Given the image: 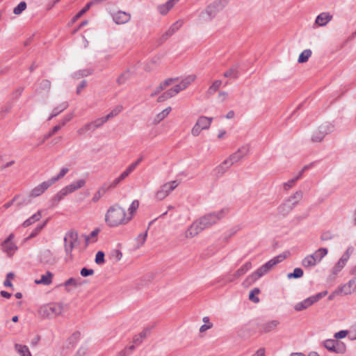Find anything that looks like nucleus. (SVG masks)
Listing matches in <instances>:
<instances>
[{
	"label": "nucleus",
	"instance_id": "f03ea898",
	"mask_svg": "<svg viewBox=\"0 0 356 356\" xmlns=\"http://www.w3.org/2000/svg\"><path fill=\"white\" fill-rule=\"evenodd\" d=\"M106 224L111 227H118L129 222L125 210L119 204L111 206L105 214Z\"/></svg>",
	"mask_w": 356,
	"mask_h": 356
},
{
	"label": "nucleus",
	"instance_id": "680f3d73",
	"mask_svg": "<svg viewBox=\"0 0 356 356\" xmlns=\"http://www.w3.org/2000/svg\"><path fill=\"white\" fill-rule=\"evenodd\" d=\"M73 118V114L70 113L66 115L59 122L58 126H60V129L64 127L68 122H70Z\"/></svg>",
	"mask_w": 356,
	"mask_h": 356
},
{
	"label": "nucleus",
	"instance_id": "338daca9",
	"mask_svg": "<svg viewBox=\"0 0 356 356\" xmlns=\"http://www.w3.org/2000/svg\"><path fill=\"white\" fill-rule=\"evenodd\" d=\"M348 334L347 330H341L338 332H336L334 335V338L337 339H343L345 338Z\"/></svg>",
	"mask_w": 356,
	"mask_h": 356
},
{
	"label": "nucleus",
	"instance_id": "2eb2a0df",
	"mask_svg": "<svg viewBox=\"0 0 356 356\" xmlns=\"http://www.w3.org/2000/svg\"><path fill=\"white\" fill-rule=\"evenodd\" d=\"M224 7L225 1L223 0H216L208 5L204 10L213 19Z\"/></svg>",
	"mask_w": 356,
	"mask_h": 356
},
{
	"label": "nucleus",
	"instance_id": "bb28decb",
	"mask_svg": "<svg viewBox=\"0 0 356 356\" xmlns=\"http://www.w3.org/2000/svg\"><path fill=\"white\" fill-rule=\"evenodd\" d=\"M134 170V166L129 165L128 168L123 172H122L118 177H117L113 181L111 182L113 184V186H114L115 188L117 187L118 185L120 184V183L122 181H123L126 177H127Z\"/></svg>",
	"mask_w": 356,
	"mask_h": 356
},
{
	"label": "nucleus",
	"instance_id": "b1692460",
	"mask_svg": "<svg viewBox=\"0 0 356 356\" xmlns=\"http://www.w3.org/2000/svg\"><path fill=\"white\" fill-rule=\"evenodd\" d=\"M316 302L315 299L314 298L313 296L305 299L304 300L298 302L294 306V309L297 312H300L304 309H307L310 306H312L313 304Z\"/></svg>",
	"mask_w": 356,
	"mask_h": 356
},
{
	"label": "nucleus",
	"instance_id": "864d4df0",
	"mask_svg": "<svg viewBox=\"0 0 356 356\" xmlns=\"http://www.w3.org/2000/svg\"><path fill=\"white\" fill-rule=\"evenodd\" d=\"M107 121H108V119L106 118V116H104V117L97 118V119L95 120L94 121H92V123L93 124L95 129H97L101 127Z\"/></svg>",
	"mask_w": 356,
	"mask_h": 356
},
{
	"label": "nucleus",
	"instance_id": "09e8293b",
	"mask_svg": "<svg viewBox=\"0 0 356 356\" xmlns=\"http://www.w3.org/2000/svg\"><path fill=\"white\" fill-rule=\"evenodd\" d=\"M147 236V230H146L144 233L140 234L137 236V238H136V241L137 242V248H139L142 245H143V244L145 243V242L146 241Z\"/></svg>",
	"mask_w": 356,
	"mask_h": 356
},
{
	"label": "nucleus",
	"instance_id": "4c0bfd02",
	"mask_svg": "<svg viewBox=\"0 0 356 356\" xmlns=\"http://www.w3.org/2000/svg\"><path fill=\"white\" fill-rule=\"evenodd\" d=\"M222 81L221 80H216L212 84L209 86L207 91V95L210 97L213 95L215 92H216L220 87L221 86Z\"/></svg>",
	"mask_w": 356,
	"mask_h": 356
},
{
	"label": "nucleus",
	"instance_id": "7c9ffc66",
	"mask_svg": "<svg viewBox=\"0 0 356 356\" xmlns=\"http://www.w3.org/2000/svg\"><path fill=\"white\" fill-rule=\"evenodd\" d=\"M150 330L151 328L149 327L144 328L141 332L134 337V343L136 345H140L143 342V339L150 333Z\"/></svg>",
	"mask_w": 356,
	"mask_h": 356
},
{
	"label": "nucleus",
	"instance_id": "f8f14e48",
	"mask_svg": "<svg viewBox=\"0 0 356 356\" xmlns=\"http://www.w3.org/2000/svg\"><path fill=\"white\" fill-rule=\"evenodd\" d=\"M14 238V234L11 233L8 238L1 243L2 251L8 257H12L18 249L16 244L13 242Z\"/></svg>",
	"mask_w": 356,
	"mask_h": 356
},
{
	"label": "nucleus",
	"instance_id": "0e129e2a",
	"mask_svg": "<svg viewBox=\"0 0 356 356\" xmlns=\"http://www.w3.org/2000/svg\"><path fill=\"white\" fill-rule=\"evenodd\" d=\"M87 352L88 348L85 346H81L76 351L75 356H85Z\"/></svg>",
	"mask_w": 356,
	"mask_h": 356
},
{
	"label": "nucleus",
	"instance_id": "f257e3e1",
	"mask_svg": "<svg viewBox=\"0 0 356 356\" xmlns=\"http://www.w3.org/2000/svg\"><path fill=\"white\" fill-rule=\"evenodd\" d=\"M250 152V147L248 145H243L239 147L235 152L231 154L227 159L218 165L214 170L213 172L218 176L223 175L227 170L235 163L239 162L245 156H246Z\"/></svg>",
	"mask_w": 356,
	"mask_h": 356
},
{
	"label": "nucleus",
	"instance_id": "9b49d317",
	"mask_svg": "<svg viewBox=\"0 0 356 356\" xmlns=\"http://www.w3.org/2000/svg\"><path fill=\"white\" fill-rule=\"evenodd\" d=\"M224 210H220L216 212L208 213L200 218V223L203 225L205 229L211 227L216 223L220 219L224 216Z\"/></svg>",
	"mask_w": 356,
	"mask_h": 356
},
{
	"label": "nucleus",
	"instance_id": "ea45409f",
	"mask_svg": "<svg viewBox=\"0 0 356 356\" xmlns=\"http://www.w3.org/2000/svg\"><path fill=\"white\" fill-rule=\"evenodd\" d=\"M212 19L204 9L200 13L197 19V23L200 24L209 22Z\"/></svg>",
	"mask_w": 356,
	"mask_h": 356
},
{
	"label": "nucleus",
	"instance_id": "72a5a7b5",
	"mask_svg": "<svg viewBox=\"0 0 356 356\" xmlns=\"http://www.w3.org/2000/svg\"><path fill=\"white\" fill-rule=\"evenodd\" d=\"M15 350L19 356H31V353L26 345L15 343Z\"/></svg>",
	"mask_w": 356,
	"mask_h": 356
},
{
	"label": "nucleus",
	"instance_id": "0eeeda50",
	"mask_svg": "<svg viewBox=\"0 0 356 356\" xmlns=\"http://www.w3.org/2000/svg\"><path fill=\"white\" fill-rule=\"evenodd\" d=\"M63 307L60 303H49L39 309L40 314L44 318H54L61 314Z\"/></svg>",
	"mask_w": 356,
	"mask_h": 356
},
{
	"label": "nucleus",
	"instance_id": "20e7f679",
	"mask_svg": "<svg viewBox=\"0 0 356 356\" xmlns=\"http://www.w3.org/2000/svg\"><path fill=\"white\" fill-rule=\"evenodd\" d=\"M196 79L195 75H189L182 79L179 83L176 84L172 88L168 89L161 94L157 99L158 102H164L172 97H175L181 91L185 90L190 86Z\"/></svg>",
	"mask_w": 356,
	"mask_h": 356
},
{
	"label": "nucleus",
	"instance_id": "c85d7f7f",
	"mask_svg": "<svg viewBox=\"0 0 356 356\" xmlns=\"http://www.w3.org/2000/svg\"><path fill=\"white\" fill-rule=\"evenodd\" d=\"M86 184V181L84 179H79L76 181L72 182L70 184L65 186V189L68 192V193H73L74 191L83 187Z\"/></svg>",
	"mask_w": 356,
	"mask_h": 356
},
{
	"label": "nucleus",
	"instance_id": "e433bc0d",
	"mask_svg": "<svg viewBox=\"0 0 356 356\" xmlns=\"http://www.w3.org/2000/svg\"><path fill=\"white\" fill-rule=\"evenodd\" d=\"M42 217L41 211H38L37 213L32 215L30 218L26 219L22 224L23 227H26L33 224L34 222L40 220Z\"/></svg>",
	"mask_w": 356,
	"mask_h": 356
},
{
	"label": "nucleus",
	"instance_id": "4d7b16f0",
	"mask_svg": "<svg viewBox=\"0 0 356 356\" xmlns=\"http://www.w3.org/2000/svg\"><path fill=\"white\" fill-rule=\"evenodd\" d=\"M80 337H81V332H78V331L75 332L69 337V339H68L69 343L74 345L80 339Z\"/></svg>",
	"mask_w": 356,
	"mask_h": 356
},
{
	"label": "nucleus",
	"instance_id": "6e6d98bb",
	"mask_svg": "<svg viewBox=\"0 0 356 356\" xmlns=\"http://www.w3.org/2000/svg\"><path fill=\"white\" fill-rule=\"evenodd\" d=\"M303 275V270L300 268H296L293 272L288 275L289 278H300Z\"/></svg>",
	"mask_w": 356,
	"mask_h": 356
},
{
	"label": "nucleus",
	"instance_id": "69168bd1",
	"mask_svg": "<svg viewBox=\"0 0 356 356\" xmlns=\"http://www.w3.org/2000/svg\"><path fill=\"white\" fill-rule=\"evenodd\" d=\"M94 273V270L92 269H89L86 268H83L81 270L80 274L83 277H87L89 275H92Z\"/></svg>",
	"mask_w": 356,
	"mask_h": 356
},
{
	"label": "nucleus",
	"instance_id": "e2e57ef3",
	"mask_svg": "<svg viewBox=\"0 0 356 356\" xmlns=\"http://www.w3.org/2000/svg\"><path fill=\"white\" fill-rule=\"evenodd\" d=\"M95 262L97 264H102L104 263V253L103 252H97L95 256Z\"/></svg>",
	"mask_w": 356,
	"mask_h": 356
},
{
	"label": "nucleus",
	"instance_id": "37998d69",
	"mask_svg": "<svg viewBox=\"0 0 356 356\" xmlns=\"http://www.w3.org/2000/svg\"><path fill=\"white\" fill-rule=\"evenodd\" d=\"M312 56V51L309 49H305L302 53L300 54L298 62L300 63H305L308 60L309 57Z\"/></svg>",
	"mask_w": 356,
	"mask_h": 356
},
{
	"label": "nucleus",
	"instance_id": "7ed1b4c3",
	"mask_svg": "<svg viewBox=\"0 0 356 356\" xmlns=\"http://www.w3.org/2000/svg\"><path fill=\"white\" fill-rule=\"evenodd\" d=\"M286 257V256L285 254H281L270 259L259 267L256 271L250 275L247 278V281L251 282L257 281L258 279L270 272L274 266L284 260Z\"/></svg>",
	"mask_w": 356,
	"mask_h": 356
},
{
	"label": "nucleus",
	"instance_id": "ddd939ff",
	"mask_svg": "<svg viewBox=\"0 0 356 356\" xmlns=\"http://www.w3.org/2000/svg\"><path fill=\"white\" fill-rule=\"evenodd\" d=\"M200 222L199 219L195 220L184 232V237L186 238H192L205 229L203 225Z\"/></svg>",
	"mask_w": 356,
	"mask_h": 356
},
{
	"label": "nucleus",
	"instance_id": "58836bf2",
	"mask_svg": "<svg viewBox=\"0 0 356 356\" xmlns=\"http://www.w3.org/2000/svg\"><path fill=\"white\" fill-rule=\"evenodd\" d=\"M95 130V128L93 127V124H92V122H88V123L84 124L81 128H79L77 130V134L79 136H81L85 135L87 132H92Z\"/></svg>",
	"mask_w": 356,
	"mask_h": 356
},
{
	"label": "nucleus",
	"instance_id": "bf43d9fd",
	"mask_svg": "<svg viewBox=\"0 0 356 356\" xmlns=\"http://www.w3.org/2000/svg\"><path fill=\"white\" fill-rule=\"evenodd\" d=\"M60 129V126H58V125L54 126L47 134L44 135L43 141L51 138Z\"/></svg>",
	"mask_w": 356,
	"mask_h": 356
},
{
	"label": "nucleus",
	"instance_id": "c9c22d12",
	"mask_svg": "<svg viewBox=\"0 0 356 356\" xmlns=\"http://www.w3.org/2000/svg\"><path fill=\"white\" fill-rule=\"evenodd\" d=\"M172 108L170 106L167 107L164 110H163L161 112L158 113L156 116L154 118V123L157 124L160 123L162 120H163L170 113L171 111Z\"/></svg>",
	"mask_w": 356,
	"mask_h": 356
},
{
	"label": "nucleus",
	"instance_id": "49530a36",
	"mask_svg": "<svg viewBox=\"0 0 356 356\" xmlns=\"http://www.w3.org/2000/svg\"><path fill=\"white\" fill-rule=\"evenodd\" d=\"M68 171H69V169L67 168H63L60 170L59 173L56 176L52 177L49 179V181L51 182L52 184H54L57 181L62 179L68 172Z\"/></svg>",
	"mask_w": 356,
	"mask_h": 356
},
{
	"label": "nucleus",
	"instance_id": "c756f323",
	"mask_svg": "<svg viewBox=\"0 0 356 356\" xmlns=\"http://www.w3.org/2000/svg\"><path fill=\"white\" fill-rule=\"evenodd\" d=\"M291 205V203H289L286 200H285L284 202H283L278 207V213L282 216H286L293 209Z\"/></svg>",
	"mask_w": 356,
	"mask_h": 356
},
{
	"label": "nucleus",
	"instance_id": "4468645a",
	"mask_svg": "<svg viewBox=\"0 0 356 356\" xmlns=\"http://www.w3.org/2000/svg\"><path fill=\"white\" fill-rule=\"evenodd\" d=\"M332 127L330 124H323L313 133L312 140L314 143L321 142L324 137L332 131Z\"/></svg>",
	"mask_w": 356,
	"mask_h": 356
},
{
	"label": "nucleus",
	"instance_id": "a878e982",
	"mask_svg": "<svg viewBox=\"0 0 356 356\" xmlns=\"http://www.w3.org/2000/svg\"><path fill=\"white\" fill-rule=\"evenodd\" d=\"M252 268V263L250 261L246 262L241 268H239L236 273L233 275V277L229 278V281H233L235 279L240 277L245 274Z\"/></svg>",
	"mask_w": 356,
	"mask_h": 356
},
{
	"label": "nucleus",
	"instance_id": "6e6552de",
	"mask_svg": "<svg viewBox=\"0 0 356 356\" xmlns=\"http://www.w3.org/2000/svg\"><path fill=\"white\" fill-rule=\"evenodd\" d=\"M213 121V118L202 115L198 118L196 123L191 129V134L193 136L200 135L201 131L209 129Z\"/></svg>",
	"mask_w": 356,
	"mask_h": 356
},
{
	"label": "nucleus",
	"instance_id": "412c9836",
	"mask_svg": "<svg viewBox=\"0 0 356 356\" xmlns=\"http://www.w3.org/2000/svg\"><path fill=\"white\" fill-rule=\"evenodd\" d=\"M52 185L51 182L49 180L43 181L40 184L35 186L30 193L31 197H36L42 195L46 190H47Z\"/></svg>",
	"mask_w": 356,
	"mask_h": 356
},
{
	"label": "nucleus",
	"instance_id": "f3484780",
	"mask_svg": "<svg viewBox=\"0 0 356 356\" xmlns=\"http://www.w3.org/2000/svg\"><path fill=\"white\" fill-rule=\"evenodd\" d=\"M112 19L116 24H124L131 19V15L129 13L119 10L111 14Z\"/></svg>",
	"mask_w": 356,
	"mask_h": 356
},
{
	"label": "nucleus",
	"instance_id": "9d476101",
	"mask_svg": "<svg viewBox=\"0 0 356 356\" xmlns=\"http://www.w3.org/2000/svg\"><path fill=\"white\" fill-rule=\"evenodd\" d=\"M322 344L327 350L337 354H343L346 350V345L335 339H326L323 341Z\"/></svg>",
	"mask_w": 356,
	"mask_h": 356
},
{
	"label": "nucleus",
	"instance_id": "052dcab7",
	"mask_svg": "<svg viewBox=\"0 0 356 356\" xmlns=\"http://www.w3.org/2000/svg\"><path fill=\"white\" fill-rule=\"evenodd\" d=\"M296 183V181L294 178L289 179L288 181L284 182L283 184V189L284 191H289L290 188H293Z\"/></svg>",
	"mask_w": 356,
	"mask_h": 356
},
{
	"label": "nucleus",
	"instance_id": "603ef678",
	"mask_svg": "<svg viewBox=\"0 0 356 356\" xmlns=\"http://www.w3.org/2000/svg\"><path fill=\"white\" fill-rule=\"evenodd\" d=\"M130 73L129 71L124 72L122 73L117 79V83L119 85H122L129 79Z\"/></svg>",
	"mask_w": 356,
	"mask_h": 356
},
{
	"label": "nucleus",
	"instance_id": "1a4fd4ad",
	"mask_svg": "<svg viewBox=\"0 0 356 356\" xmlns=\"http://www.w3.org/2000/svg\"><path fill=\"white\" fill-rule=\"evenodd\" d=\"M179 185L177 180L168 181L163 184L156 192L155 197L158 200H162L168 197L170 193L174 191Z\"/></svg>",
	"mask_w": 356,
	"mask_h": 356
},
{
	"label": "nucleus",
	"instance_id": "4be33fe9",
	"mask_svg": "<svg viewBox=\"0 0 356 356\" xmlns=\"http://www.w3.org/2000/svg\"><path fill=\"white\" fill-rule=\"evenodd\" d=\"M333 18V16L328 12L320 13L316 18L315 24L318 26H326Z\"/></svg>",
	"mask_w": 356,
	"mask_h": 356
},
{
	"label": "nucleus",
	"instance_id": "13d9d810",
	"mask_svg": "<svg viewBox=\"0 0 356 356\" xmlns=\"http://www.w3.org/2000/svg\"><path fill=\"white\" fill-rule=\"evenodd\" d=\"M45 226V222H44L42 225H38L30 234V235L28 236L27 239H30L32 238L35 237L40 231L43 229V227Z\"/></svg>",
	"mask_w": 356,
	"mask_h": 356
},
{
	"label": "nucleus",
	"instance_id": "a19ab883",
	"mask_svg": "<svg viewBox=\"0 0 356 356\" xmlns=\"http://www.w3.org/2000/svg\"><path fill=\"white\" fill-rule=\"evenodd\" d=\"M138 207H139V202L136 200H134L131 202V204H130V206L128 209L129 215L127 216V219H129V222L132 219L134 214L136 212V211L138 209Z\"/></svg>",
	"mask_w": 356,
	"mask_h": 356
},
{
	"label": "nucleus",
	"instance_id": "c03bdc74",
	"mask_svg": "<svg viewBox=\"0 0 356 356\" xmlns=\"http://www.w3.org/2000/svg\"><path fill=\"white\" fill-rule=\"evenodd\" d=\"M68 192L65 189V188H63L60 191H59L52 198V200L55 203L59 202L61 200H63L67 195H68Z\"/></svg>",
	"mask_w": 356,
	"mask_h": 356
},
{
	"label": "nucleus",
	"instance_id": "de8ad7c7",
	"mask_svg": "<svg viewBox=\"0 0 356 356\" xmlns=\"http://www.w3.org/2000/svg\"><path fill=\"white\" fill-rule=\"evenodd\" d=\"M122 110L123 106L122 105H118L108 114H107L106 117L108 120L111 118H113V117L118 115L122 111Z\"/></svg>",
	"mask_w": 356,
	"mask_h": 356
},
{
	"label": "nucleus",
	"instance_id": "423d86ee",
	"mask_svg": "<svg viewBox=\"0 0 356 356\" xmlns=\"http://www.w3.org/2000/svg\"><path fill=\"white\" fill-rule=\"evenodd\" d=\"M79 245L77 232L69 230L64 236V248L65 254L70 259L72 258V250Z\"/></svg>",
	"mask_w": 356,
	"mask_h": 356
},
{
	"label": "nucleus",
	"instance_id": "79ce46f5",
	"mask_svg": "<svg viewBox=\"0 0 356 356\" xmlns=\"http://www.w3.org/2000/svg\"><path fill=\"white\" fill-rule=\"evenodd\" d=\"M181 25V22L177 21L168 29V30L165 32V35H166L167 37L172 35L176 31H177L179 29Z\"/></svg>",
	"mask_w": 356,
	"mask_h": 356
},
{
	"label": "nucleus",
	"instance_id": "2f4dec72",
	"mask_svg": "<svg viewBox=\"0 0 356 356\" xmlns=\"http://www.w3.org/2000/svg\"><path fill=\"white\" fill-rule=\"evenodd\" d=\"M53 274L50 271L46 272L42 275L40 280H36L35 282L38 284L49 285L52 282Z\"/></svg>",
	"mask_w": 356,
	"mask_h": 356
},
{
	"label": "nucleus",
	"instance_id": "774afa93",
	"mask_svg": "<svg viewBox=\"0 0 356 356\" xmlns=\"http://www.w3.org/2000/svg\"><path fill=\"white\" fill-rule=\"evenodd\" d=\"M112 257L115 261H119L122 259V253L119 250H115L112 253Z\"/></svg>",
	"mask_w": 356,
	"mask_h": 356
},
{
	"label": "nucleus",
	"instance_id": "a211bd4d",
	"mask_svg": "<svg viewBox=\"0 0 356 356\" xmlns=\"http://www.w3.org/2000/svg\"><path fill=\"white\" fill-rule=\"evenodd\" d=\"M339 289L341 294L344 296L353 293L356 290V277L350 280L346 284L339 286Z\"/></svg>",
	"mask_w": 356,
	"mask_h": 356
},
{
	"label": "nucleus",
	"instance_id": "dca6fc26",
	"mask_svg": "<svg viewBox=\"0 0 356 356\" xmlns=\"http://www.w3.org/2000/svg\"><path fill=\"white\" fill-rule=\"evenodd\" d=\"M280 324L278 320H270L263 322L259 325V332L263 334L275 331Z\"/></svg>",
	"mask_w": 356,
	"mask_h": 356
},
{
	"label": "nucleus",
	"instance_id": "a18cd8bd",
	"mask_svg": "<svg viewBox=\"0 0 356 356\" xmlns=\"http://www.w3.org/2000/svg\"><path fill=\"white\" fill-rule=\"evenodd\" d=\"M238 72L236 67H232L224 72L223 76L227 78H238Z\"/></svg>",
	"mask_w": 356,
	"mask_h": 356
},
{
	"label": "nucleus",
	"instance_id": "473e14b6",
	"mask_svg": "<svg viewBox=\"0 0 356 356\" xmlns=\"http://www.w3.org/2000/svg\"><path fill=\"white\" fill-rule=\"evenodd\" d=\"M68 107L67 102H65L59 104L58 106L55 107L49 117L48 118V120H51L54 117L57 116L58 114H60L61 112L65 111Z\"/></svg>",
	"mask_w": 356,
	"mask_h": 356
},
{
	"label": "nucleus",
	"instance_id": "393cba45",
	"mask_svg": "<svg viewBox=\"0 0 356 356\" xmlns=\"http://www.w3.org/2000/svg\"><path fill=\"white\" fill-rule=\"evenodd\" d=\"M178 78H168L166 79L164 81L161 82L159 86H157L154 92L151 94V96H155L159 94L162 90H165L168 86L172 84L175 81H177Z\"/></svg>",
	"mask_w": 356,
	"mask_h": 356
},
{
	"label": "nucleus",
	"instance_id": "3c124183",
	"mask_svg": "<svg viewBox=\"0 0 356 356\" xmlns=\"http://www.w3.org/2000/svg\"><path fill=\"white\" fill-rule=\"evenodd\" d=\"M26 8V3L25 1H21L16 7L13 9V13L16 15L22 14V13Z\"/></svg>",
	"mask_w": 356,
	"mask_h": 356
},
{
	"label": "nucleus",
	"instance_id": "8fccbe9b",
	"mask_svg": "<svg viewBox=\"0 0 356 356\" xmlns=\"http://www.w3.org/2000/svg\"><path fill=\"white\" fill-rule=\"evenodd\" d=\"M346 264L341 261L338 260L337 263L333 266L332 269V273L334 275H337L346 266Z\"/></svg>",
	"mask_w": 356,
	"mask_h": 356
},
{
	"label": "nucleus",
	"instance_id": "f704fd0d",
	"mask_svg": "<svg viewBox=\"0 0 356 356\" xmlns=\"http://www.w3.org/2000/svg\"><path fill=\"white\" fill-rule=\"evenodd\" d=\"M82 284L83 283H82L80 277H78V278L70 277L64 282L63 285L66 287V290L67 291H69L70 289H68V286H72L74 287H78V286H81Z\"/></svg>",
	"mask_w": 356,
	"mask_h": 356
},
{
	"label": "nucleus",
	"instance_id": "39448f33",
	"mask_svg": "<svg viewBox=\"0 0 356 356\" xmlns=\"http://www.w3.org/2000/svg\"><path fill=\"white\" fill-rule=\"evenodd\" d=\"M327 249L325 248H321L318 249L312 254L307 255L302 260V266L305 268L315 266L317 264L321 261L324 257L327 255Z\"/></svg>",
	"mask_w": 356,
	"mask_h": 356
},
{
	"label": "nucleus",
	"instance_id": "5701e85b",
	"mask_svg": "<svg viewBox=\"0 0 356 356\" xmlns=\"http://www.w3.org/2000/svg\"><path fill=\"white\" fill-rule=\"evenodd\" d=\"M179 1V0H168L165 3L159 5L157 10L161 15H165Z\"/></svg>",
	"mask_w": 356,
	"mask_h": 356
},
{
	"label": "nucleus",
	"instance_id": "5fc2aeb1",
	"mask_svg": "<svg viewBox=\"0 0 356 356\" xmlns=\"http://www.w3.org/2000/svg\"><path fill=\"white\" fill-rule=\"evenodd\" d=\"M259 293V289L258 288L253 289L250 294H249V299L252 301L253 302L257 303L259 302V298L256 296L257 294Z\"/></svg>",
	"mask_w": 356,
	"mask_h": 356
},
{
	"label": "nucleus",
	"instance_id": "aec40b11",
	"mask_svg": "<svg viewBox=\"0 0 356 356\" xmlns=\"http://www.w3.org/2000/svg\"><path fill=\"white\" fill-rule=\"evenodd\" d=\"M40 261L43 264L49 266L54 265L56 262L54 254L49 250H44L40 253Z\"/></svg>",
	"mask_w": 356,
	"mask_h": 356
},
{
	"label": "nucleus",
	"instance_id": "cd10ccee",
	"mask_svg": "<svg viewBox=\"0 0 356 356\" xmlns=\"http://www.w3.org/2000/svg\"><path fill=\"white\" fill-rule=\"evenodd\" d=\"M303 197V193L302 191H298L296 193H294L293 195H291L290 197H289L286 200L289 203H291V207L294 208L297 206V204L299 203V202L302 200Z\"/></svg>",
	"mask_w": 356,
	"mask_h": 356
},
{
	"label": "nucleus",
	"instance_id": "6ab92c4d",
	"mask_svg": "<svg viewBox=\"0 0 356 356\" xmlns=\"http://www.w3.org/2000/svg\"><path fill=\"white\" fill-rule=\"evenodd\" d=\"M113 184L111 182H105L103 185L99 188L97 192L94 194L92 202L95 203L98 202L106 193L111 188H114Z\"/></svg>",
	"mask_w": 356,
	"mask_h": 356
}]
</instances>
